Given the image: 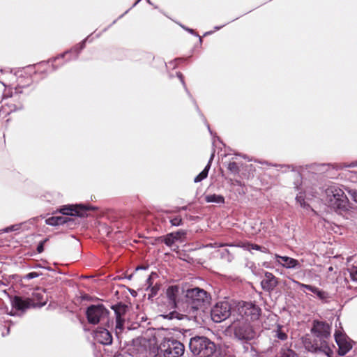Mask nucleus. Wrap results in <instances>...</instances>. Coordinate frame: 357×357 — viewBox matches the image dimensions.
Listing matches in <instances>:
<instances>
[{"mask_svg":"<svg viewBox=\"0 0 357 357\" xmlns=\"http://www.w3.org/2000/svg\"><path fill=\"white\" fill-rule=\"evenodd\" d=\"M116 312V335H119V333H121L123 329V324H124V319L122 317V315L121 312H119L117 310H115Z\"/></svg>","mask_w":357,"mask_h":357,"instance_id":"aec40b11","label":"nucleus"},{"mask_svg":"<svg viewBox=\"0 0 357 357\" xmlns=\"http://www.w3.org/2000/svg\"><path fill=\"white\" fill-rule=\"evenodd\" d=\"M108 313V310L102 305H93L88 307L86 317L90 324H96L99 321L106 319Z\"/></svg>","mask_w":357,"mask_h":357,"instance_id":"1a4fd4ad","label":"nucleus"},{"mask_svg":"<svg viewBox=\"0 0 357 357\" xmlns=\"http://www.w3.org/2000/svg\"><path fill=\"white\" fill-rule=\"evenodd\" d=\"M275 262L279 265L287 269H297L300 268L302 264L304 263V259H302L301 261L294 258L287 256H280L275 255Z\"/></svg>","mask_w":357,"mask_h":357,"instance_id":"f8f14e48","label":"nucleus"},{"mask_svg":"<svg viewBox=\"0 0 357 357\" xmlns=\"http://www.w3.org/2000/svg\"><path fill=\"white\" fill-rule=\"evenodd\" d=\"M211 319L214 322L220 323L229 316L232 318V311L227 301H220L217 303L212 308L211 312Z\"/></svg>","mask_w":357,"mask_h":357,"instance_id":"6e6552de","label":"nucleus"},{"mask_svg":"<svg viewBox=\"0 0 357 357\" xmlns=\"http://www.w3.org/2000/svg\"><path fill=\"white\" fill-rule=\"evenodd\" d=\"M94 338L99 343L109 345L112 342V336L108 330L104 328H98L94 332Z\"/></svg>","mask_w":357,"mask_h":357,"instance_id":"4468645a","label":"nucleus"},{"mask_svg":"<svg viewBox=\"0 0 357 357\" xmlns=\"http://www.w3.org/2000/svg\"><path fill=\"white\" fill-rule=\"evenodd\" d=\"M158 289V287H157L156 286H154L151 288L152 296L155 295L157 294Z\"/></svg>","mask_w":357,"mask_h":357,"instance_id":"e433bc0d","label":"nucleus"},{"mask_svg":"<svg viewBox=\"0 0 357 357\" xmlns=\"http://www.w3.org/2000/svg\"><path fill=\"white\" fill-rule=\"evenodd\" d=\"M293 282L298 286L301 289H307L310 291H313L315 287H313V286H311V285H309V284H303V283H301L298 281H296V280H293Z\"/></svg>","mask_w":357,"mask_h":357,"instance_id":"bb28decb","label":"nucleus"},{"mask_svg":"<svg viewBox=\"0 0 357 357\" xmlns=\"http://www.w3.org/2000/svg\"><path fill=\"white\" fill-rule=\"evenodd\" d=\"M280 354V357H298L294 351L288 348H282Z\"/></svg>","mask_w":357,"mask_h":357,"instance_id":"5701e85b","label":"nucleus"},{"mask_svg":"<svg viewBox=\"0 0 357 357\" xmlns=\"http://www.w3.org/2000/svg\"><path fill=\"white\" fill-rule=\"evenodd\" d=\"M192 353L197 357H211L216 350L215 344L206 337H195L189 344Z\"/></svg>","mask_w":357,"mask_h":357,"instance_id":"f03ea898","label":"nucleus"},{"mask_svg":"<svg viewBox=\"0 0 357 357\" xmlns=\"http://www.w3.org/2000/svg\"><path fill=\"white\" fill-rule=\"evenodd\" d=\"M37 250H38V252H40V253L42 252L43 251V244L39 245L38 246Z\"/></svg>","mask_w":357,"mask_h":357,"instance_id":"ea45409f","label":"nucleus"},{"mask_svg":"<svg viewBox=\"0 0 357 357\" xmlns=\"http://www.w3.org/2000/svg\"><path fill=\"white\" fill-rule=\"evenodd\" d=\"M312 331L320 340L326 339L330 335V326L322 321H314Z\"/></svg>","mask_w":357,"mask_h":357,"instance_id":"ddd939ff","label":"nucleus"},{"mask_svg":"<svg viewBox=\"0 0 357 357\" xmlns=\"http://www.w3.org/2000/svg\"><path fill=\"white\" fill-rule=\"evenodd\" d=\"M312 293L315 294L320 299H324L326 298V292L319 290L318 288L314 287Z\"/></svg>","mask_w":357,"mask_h":357,"instance_id":"c85d7f7f","label":"nucleus"},{"mask_svg":"<svg viewBox=\"0 0 357 357\" xmlns=\"http://www.w3.org/2000/svg\"><path fill=\"white\" fill-rule=\"evenodd\" d=\"M348 271L352 280L357 281V265H352L351 267L348 268Z\"/></svg>","mask_w":357,"mask_h":357,"instance_id":"393cba45","label":"nucleus"},{"mask_svg":"<svg viewBox=\"0 0 357 357\" xmlns=\"http://www.w3.org/2000/svg\"><path fill=\"white\" fill-rule=\"evenodd\" d=\"M278 279L273 273L266 272L261 281L262 288L266 291L273 290L278 284Z\"/></svg>","mask_w":357,"mask_h":357,"instance_id":"2eb2a0df","label":"nucleus"},{"mask_svg":"<svg viewBox=\"0 0 357 357\" xmlns=\"http://www.w3.org/2000/svg\"><path fill=\"white\" fill-rule=\"evenodd\" d=\"M236 167V165L235 162H231V163H229V169L231 170H233L234 169H235Z\"/></svg>","mask_w":357,"mask_h":357,"instance_id":"58836bf2","label":"nucleus"},{"mask_svg":"<svg viewBox=\"0 0 357 357\" xmlns=\"http://www.w3.org/2000/svg\"><path fill=\"white\" fill-rule=\"evenodd\" d=\"M205 199L208 203H223L225 200L222 196L217 195H208L206 196Z\"/></svg>","mask_w":357,"mask_h":357,"instance_id":"412c9836","label":"nucleus"},{"mask_svg":"<svg viewBox=\"0 0 357 357\" xmlns=\"http://www.w3.org/2000/svg\"><path fill=\"white\" fill-rule=\"evenodd\" d=\"M157 276V274L155 273H152L149 278L147 279V283H149V286L151 284V280L154 278V277H156Z\"/></svg>","mask_w":357,"mask_h":357,"instance_id":"c9c22d12","label":"nucleus"},{"mask_svg":"<svg viewBox=\"0 0 357 357\" xmlns=\"http://www.w3.org/2000/svg\"><path fill=\"white\" fill-rule=\"evenodd\" d=\"M47 295L45 290L37 289L32 293L31 298L22 299L19 296H14L11 298V305L17 310L24 312L31 307H42L47 303Z\"/></svg>","mask_w":357,"mask_h":357,"instance_id":"f257e3e1","label":"nucleus"},{"mask_svg":"<svg viewBox=\"0 0 357 357\" xmlns=\"http://www.w3.org/2000/svg\"><path fill=\"white\" fill-rule=\"evenodd\" d=\"M296 199L297 202H298L302 207H306V204L304 200V196L302 192H300L298 195H296Z\"/></svg>","mask_w":357,"mask_h":357,"instance_id":"c756f323","label":"nucleus"},{"mask_svg":"<svg viewBox=\"0 0 357 357\" xmlns=\"http://www.w3.org/2000/svg\"><path fill=\"white\" fill-rule=\"evenodd\" d=\"M185 351L184 345L173 338H165L158 347V356L162 357H181Z\"/></svg>","mask_w":357,"mask_h":357,"instance_id":"7ed1b4c3","label":"nucleus"},{"mask_svg":"<svg viewBox=\"0 0 357 357\" xmlns=\"http://www.w3.org/2000/svg\"><path fill=\"white\" fill-rule=\"evenodd\" d=\"M327 202L329 206L334 209L346 208L347 198L340 188L330 187L326 191Z\"/></svg>","mask_w":357,"mask_h":357,"instance_id":"0eeeda50","label":"nucleus"},{"mask_svg":"<svg viewBox=\"0 0 357 357\" xmlns=\"http://www.w3.org/2000/svg\"><path fill=\"white\" fill-rule=\"evenodd\" d=\"M213 157H214V153H213L211 154V155L210 160H209L207 165L205 167L204 170L195 178L194 181L195 183L200 182L203 179H204V178H206L207 177L208 171H209V169L211 168V161L213 159Z\"/></svg>","mask_w":357,"mask_h":357,"instance_id":"a211bd4d","label":"nucleus"},{"mask_svg":"<svg viewBox=\"0 0 357 357\" xmlns=\"http://www.w3.org/2000/svg\"><path fill=\"white\" fill-rule=\"evenodd\" d=\"M275 333V336L279 340H285L287 339V334L282 330L281 326H278Z\"/></svg>","mask_w":357,"mask_h":357,"instance_id":"b1692460","label":"nucleus"},{"mask_svg":"<svg viewBox=\"0 0 357 357\" xmlns=\"http://www.w3.org/2000/svg\"><path fill=\"white\" fill-rule=\"evenodd\" d=\"M177 76H178V77L180 79V80H181V82H182V84H183V86H185V82H184V81H183V75H182V74H181V73H177Z\"/></svg>","mask_w":357,"mask_h":357,"instance_id":"4c0bfd02","label":"nucleus"},{"mask_svg":"<svg viewBox=\"0 0 357 357\" xmlns=\"http://www.w3.org/2000/svg\"><path fill=\"white\" fill-rule=\"evenodd\" d=\"M335 340L338 345L339 355L344 356L351 349V341L345 333L340 331H337L335 333Z\"/></svg>","mask_w":357,"mask_h":357,"instance_id":"9d476101","label":"nucleus"},{"mask_svg":"<svg viewBox=\"0 0 357 357\" xmlns=\"http://www.w3.org/2000/svg\"><path fill=\"white\" fill-rule=\"evenodd\" d=\"M188 305L192 310H198L209 303L207 292L198 287L188 289L186 292Z\"/></svg>","mask_w":357,"mask_h":357,"instance_id":"39448f33","label":"nucleus"},{"mask_svg":"<svg viewBox=\"0 0 357 357\" xmlns=\"http://www.w3.org/2000/svg\"><path fill=\"white\" fill-rule=\"evenodd\" d=\"M347 193L351 196L354 202L357 203V190L349 188H346Z\"/></svg>","mask_w":357,"mask_h":357,"instance_id":"cd10ccee","label":"nucleus"},{"mask_svg":"<svg viewBox=\"0 0 357 357\" xmlns=\"http://www.w3.org/2000/svg\"><path fill=\"white\" fill-rule=\"evenodd\" d=\"M8 314L10 315H12V316L16 315V313H13L12 311L10 312H8Z\"/></svg>","mask_w":357,"mask_h":357,"instance_id":"79ce46f5","label":"nucleus"},{"mask_svg":"<svg viewBox=\"0 0 357 357\" xmlns=\"http://www.w3.org/2000/svg\"><path fill=\"white\" fill-rule=\"evenodd\" d=\"M163 317L165 318H167V319H174V317H176V313L175 312H170L169 314H166V315H163Z\"/></svg>","mask_w":357,"mask_h":357,"instance_id":"f704fd0d","label":"nucleus"},{"mask_svg":"<svg viewBox=\"0 0 357 357\" xmlns=\"http://www.w3.org/2000/svg\"><path fill=\"white\" fill-rule=\"evenodd\" d=\"M172 226H180L182 225V218L180 216H176L170 220Z\"/></svg>","mask_w":357,"mask_h":357,"instance_id":"7c9ffc66","label":"nucleus"},{"mask_svg":"<svg viewBox=\"0 0 357 357\" xmlns=\"http://www.w3.org/2000/svg\"><path fill=\"white\" fill-rule=\"evenodd\" d=\"M171 235H172V237L174 238V240L176 241H181V238L185 235V231L183 230H180L174 233H170Z\"/></svg>","mask_w":357,"mask_h":357,"instance_id":"a878e982","label":"nucleus"},{"mask_svg":"<svg viewBox=\"0 0 357 357\" xmlns=\"http://www.w3.org/2000/svg\"><path fill=\"white\" fill-rule=\"evenodd\" d=\"M67 218L61 216H53L45 220L47 225L56 226L63 225L67 222Z\"/></svg>","mask_w":357,"mask_h":357,"instance_id":"6ab92c4d","label":"nucleus"},{"mask_svg":"<svg viewBox=\"0 0 357 357\" xmlns=\"http://www.w3.org/2000/svg\"><path fill=\"white\" fill-rule=\"evenodd\" d=\"M312 351L314 352H321L328 356H330V355L332 354V350L329 344L324 339L321 340L319 345L318 344L313 345Z\"/></svg>","mask_w":357,"mask_h":357,"instance_id":"dca6fc26","label":"nucleus"},{"mask_svg":"<svg viewBox=\"0 0 357 357\" xmlns=\"http://www.w3.org/2000/svg\"><path fill=\"white\" fill-rule=\"evenodd\" d=\"M175 241H176L172 237V235H171V234H167L165 239V243L169 246H171L172 244H174Z\"/></svg>","mask_w":357,"mask_h":357,"instance_id":"2f4dec72","label":"nucleus"},{"mask_svg":"<svg viewBox=\"0 0 357 357\" xmlns=\"http://www.w3.org/2000/svg\"><path fill=\"white\" fill-rule=\"evenodd\" d=\"M232 314L233 323L231 327L234 331L235 336L239 340H250L256 337V333L250 325L249 321H241L238 317Z\"/></svg>","mask_w":357,"mask_h":357,"instance_id":"423d86ee","label":"nucleus"},{"mask_svg":"<svg viewBox=\"0 0 357 357\" xmlns=\"http://www.w3.org/2000/svg\"><path fill=\"white\" fill-rule=\"evenodd\" d=\"M91 208L84 205H68L64 206L60 209V212L67 215H77L84 217L88 215V211Z\"/></svg>","mask_w":357,"mask_h":357,"instance_id":"9b49d317","label":"nucleus"},{"mask_svg":"<svg viewBox=\"0 0 357 357\" xmlns=\"http://www.w3.org/2000/svg\"><path fill=\"white\" fill-rule=\"evenodd\" d=\"M188 31H189L191 33H194V30L191 29H185Z\"/></svg>","mask_w":357,"mask_h":357,"instance_id":"a19ab883","label":"nucleus"},{"mask_svg":"<svg viewBox=\"0 0 357 357\" xmlns=\"http://www.w3.org/2000/svg\"><path fill=\"white\" fill-rule=\"evenodd\" d=\"M179 288L176 285H172L167 288L166 294L171 303L175 304Z\"/></svg>","mask_w":357,"mask_h":357,"instance_id":"f3484780","label":"nucleus"},{"mask_svg":"<svg viewBox=\"0 0 357 357\" xmlns=\"http://www.w3.org/2000/svg\"><path fill=\"white\" fill-rule=\"evenodd\" d=\"M259 308L252 303L238 302L232 314H236L235 317L241 319V321H250L256 320L259 316Z\"/></svg>","mask_w":357,"mask_h":357,"instance_id":"20e7f679","label":"nucleus"},{"mask_svg":"<svg viewBox=\"0 0 357 357\" xmlns=\"http://www.w3.org/2000/svg\"><path fill=\"white\" fill-rule=\"evenodd\" d=\"M20 228L19 225H13L8 227H6L3 229L4 232H10L13 231L17 230Z\"/></svg>","mask_w":357,"mask_h":357,"instance_id":"473e14b6","label":"nucleus"},{"mask_svg":"<svg viewBox=\"0 0 357 357\" xmlns=\"http://www.w3.org/2000/svg\"><path fill=\"white\" fill-rule=\"evenodd\" d=\"M38 276H39L38 273H37L36 272H31V273H28L26 275V278L30 280V279H33V278H37Z\"/></svg>","mask_w":357,"mask_h":357,"instance_id":"72a5a7b5","label":"nucleus"},{"mask_svg":"<svg viewBox=\"0 0 357 357\" xmlns=\"http://www.w3.org/2000/svg\"><path fill=\"white\" fill-rule=\"evenodd\" d=\"M238 247L243 248L245 250L251 251L252 250H262V248L256 244H251L249 243H241L236 245Z\"/></svg>","mask_w":357,"mask_h":357,"instance_id":"4be33fe9","label":"nucleus"}]
</instances>
